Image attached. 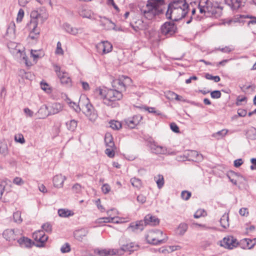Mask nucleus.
Masks as SVG:
<instances>
[{
    "instance_id": "nucleus-3",
    "label": "nucleus",
    "mask_w": 256,
    "mask_h": 256,
    "mask_svg": "<svg viewBox=\"0 0 256 256\" xmlns=\"http://www.w3.org/2000/svg\"><path fill=\"white\" fill-rule=\"evenodd\" d=\"M48 14L46 9L40 8L37 10H34L30 13V27H33V32L36 34H40V29L38 28V22L42 24L48 18Z\"/></svg>"
},
{
    "instance_id": "nucleus-42",
    "label": "nucleus",
    "mask_w": 256,
    "mask_h": 256,
    "mask_svg": "<svg viewBox=\"0 0 256 256\" xmlns=\"http://www.w3.org/2000/svg\"><path fill=\"white\" fill-rule=\"evenodd\" d=\"M14 140L16 142L23 144L25 142L24 136L21 134H18L14 136Z\"/></svg>"
},
{
    "instance_id": "nucleus-2",
    "label": "nucleus",
    "mask_w": 256,
    "mask_h": 256,
    "mask_svg": "<svg viewBox=\"0 0 256 256\" xmlns=\"http://www.w3.org/2000/svg\"><path fill=\"white\" fill-rule=\"evenodd\" d=\"M166 7L164 0H148L142 13L146 19L152 20L163 14Z\"/></svg>"
},
{
    "instance_id": "nucleus-24",
    "label": "nucleus",
    "mask_w": 256,
    "mask_h": 256,
    "mask_svg": "<svg viewBox=\"0 0 256 256\" xmlns=\"http://www.w3.org/2000/svg\"><path fill=\"white\" fill-rule=\"evenodd\" d=\"M18 242L21 247L30 248L32 246V240L26 237L18 239Z\"/></svg>"
},
{
    "instance_id": "nucleus-64",
    "label": "nucleus",
    "mask_w": 256,
    "mask_h": 256,
    "mask_svg": "<svg viewBox=\"0 0 256 256\" xmlns=\"http://www.w3.org/2000/svg\"><path fill=\"white\" fill-rule=\"evenodd\" d=\"M246 111L244 109H238V114L239 116L244 117L246 114Z\"/></svg>"
},
{
    "instance_id": "nucleus-40",
    "label": "nucleus",
    "mask_w": 256,
    "mask_h": 256,
    "mask_svg": "<svg viewBox=\"0 0 256 256\" xmlns=\"http://www.w3.org/2000/svg\"><path fill=\"white\" fill-rule=\"evenodd\" d=\"M52 110L50 112V114H56L58 113L60 110H62V106L60 104L55 103L52 106Z\"/></svg>"
},
{
    "instance_id": "nucleus-25",
    "label": "nucleus",
    "mask_w": 256,
    "mask_h": 256,
    "mask_svg": "<svg viewBox=\"0 0 256 256\" xmlns=\"http://www.w3.org/2000/svg\"><path fill=\"white\" fill-rule=\"evenodd\" d=\"M104 142L106 146L109 148H114V143L113 138L110 133H106L105 135Z\"/></svg>"
},
{
    "instance_id": "nucleus-18",
    "label": "nucleus",
    "mask_w": 256,
    "mask_h": 256,
    "mask_svg": "<svg viewBox=\"0 0 256 256\" xmlns=\"http://www.w3.org/2000/svg\"><path fill=\"white\" fill-rule=\"evenodd\" d=\"M66 178L62 174H58L54 176L52 179L53 185L55 188H62L64 186V183Z\"/></svg>"
},
{
    "instance_id": "nucleus-9",
    "label": "nucleus",
    "mask_w": 256,
    "mask_h": 256,
    "mask_svg": "<svg viewBox=\"0 0 256 256\" xmlns=\"http://www.w3.org/2000/svg\"><path fill=\"white\" fill-rule=\"evenodd\" d=\"M131 82L132 80L129 77L122 76L113 81L112 86L122 92L123 90H126V88L130 85Z\"/></svg>"
},
{
    "instance_id": "nucleus-59",
    "label": "nucleus",
    "mask_w": 256,
    "mask_h": 256,
    "mask_svg": "<svg viewBox=\"0 0 256 256\" xmlns=\"http://www.w3.org/2000/svg\"><path fill=\"white\" fill-rule=\"evenodd\" d=\"M102 192L104 194H108L110 191V187L108 184H104L102 188Z\"/></svg>"
},
{
    "instance_id": "nucleus-62",
    "label": "nucleus",
    "mask_w": 256,
    "mask_h": 256,
    "mask_svg": "<svg viewBox=\"0 0 256 256\" xmlns=\"http://www.w3.org/2000/svg\"><path fill=\"white\" fill-rule=\"evenodd\" d=\"M219 50H220L221 52H226V53H229L231 52L232 50H233V48H231L230 46H225L224 48H218Z\"/></svg>"
},
{
    "instance_id": "nucleus-8",
    "label": "nucleus",
    "mask_w": 256,
    "mask_h": 256,
    "mask_svg": "<svg viewBox=\"0 0 256 256\" xmlns=\"http://www.w3.org/2000/svg\"><path fill=\"white\" fill-rule=\"evenodd\" d=\"M176 30V26L173 22H166L160 27V34L166 38L174 35Z\"/></svg>"
},
{
    "instance_id": "nucleus-56",
    "label": "nucleus",
    "mask_w": 256,
    "mask_h": 256,
    "mask_svg": "<svg viewBox=\"0 0 256 256\" xmlns=\"http://www.w3.org/2000/svg\"><path fill=\"white\" fill-rule=\"evenodd\" d=\"M170 129L174 132H180L178 126L174 122L171 123L170 124Z\"/></svg>"
},
{
    "instance_id": "nucleus-37",
    "label": "nucleus",
    "mask_w": 256,
    "mask_h": 256,
    "mask_svg": "<svg viewBox=\"0 0 256 256\" xmlns=\"http://www.w3.org/2000/svg\"><path fill=\"white\" fill-rule=\"evenodd\" d=\"M88 234V232L85 230H80L74 233V236L76 238L79 240H81L82 239V238L86 236Z\"/></svg>"
},
{
    "instance_id": "nucleus-61",
    "label": "nucleus",
    "mask_w": 256,
    "mask_h": 256,
    "mask_svg": "<svg viewBox=\"0 0 256 256\" xmlns=\"http://www.w3.org/2000/svg\"><path fill=\"white\" fill-rule=\"evenodd\" d=\"M246 97L238 96L236 99V104L237 106H240L242 102H245V101H246Z\"/></svg>"
},
{
    "instance_id": "nucleus-29",
    "label": "nucleus",
    "mask_w": 256,
    "mask_h": 256,
    "mask_svg": "<svg viewBox=\"0 0 256 256\" xmlns=\"http://www.w3.org/2000/svg\"><path fill=\"white\" fill-rule=\"evenodd\" d=\"M94 93L96 95L99 96L100 98L102 99L103 102L104 103V101L106 98V90H102L100 88H98L95 89Z\"/></svg>"
},
{
    "instance_id": "nucleus-35",
    "label": "nucleus",
    "mask_w": 256,
    "mask_h": 256,
    "mask_svg": "<svg viewBox=\"0 0 256 256\" xmlns=\"http://www.w3.org/2000/svg\"><path fill=\"white\" fill-rule=\"evenodd\" d=\"M228 130L226 129H223L220 130L212 134V136L216 138L217 139H220L224 137L228 133Z\"/></svg>"
},
{
    "instance_id": "nucleus-33",
    "label": "nucleus",
    "mask_w": 256,
    "mask_h": 256,
    "mask_svg": "<svg viewBox=\"0 0 256 256\" xmlns=\"http://www.w3.org/2000/svg\"><path fill=\"white\" fill-rule=\"evenodd\" d=\"M8 153V145L6 142H0V154L6 156Z\"/></svg>"
},
{
    "instance_id": "nucleus-58",
    "label": "nucleus",
    "mask_w": 256,
    "mask_h": 256,
    "mask_svg": "<svg viewBox=\"0 0 256 256\" xmlns=\"http://www.w3.org/2000/svg\"><path fill=\"white\" fill-rule=\"evenodd\" d=\"M239 213L242 216H247L248 214V210L247 208H242L239 210Z\"/></svg>"
},
{
    "instance_id": "nucleus-12",
    "label": "nucleus",
    "mask_w": 256,
    "mask_h": 256,
    "mask_svg": "<svg viewBox=\"0 0 256 256\" xmlns=\"http://www.w3.org/2000/svg\"><path fill=\"white\" fill-rule=\"evenodd\" d=\"M238 244L237 240L232 236H228L223 238L221 246L224 248L232 250Z\"/></svg>"
},
{
    "instance_id": "nucleus-48",
    "label": "nucleus",
    "mask_w": 256,
    "mask_h": 256,
    "mask_svg": "<svg viewBox=\"0 0 256 256\" xmlns=\"http://www.w3.org/2000/svg\"><path fill=\"white\" fill-rule=\"evenodd\" d=\"M42 228L44 230L48 232H50L52 230V225L48 222L42 224Z\"/></svg>"
},
{
    "instance_id": "nucleus-50",
    "label": "nucleus",
    "mask_w": 256,
    "mask_h": 256,
    "mask_svg": "<svg viewBox=\"0 0 256 256\" xmlns=\"http://www.w3.org/2000/svg\"><path fill=\"white\" fill-rule=\"evenodd\" d=\"M24 16V11L22 9L20 8L19 10V11L18 14L17 18H16V21L17 22H20Z\"/></svg>"
},
{
    "instance_id": "nucleus-20",
    "label": "nucleus",
    "mask_w": 256,
    "mask_h": 256,
    "mask_svg": "<svg viewBox=\"0 0 256 256\" xmlns=\"http://www.w3.org/2000/svg\"><path fill=\"white\" fill-rule=\"evenodd\" d=\"M233 10H238L244 6L246 0H226Z\"/></svg>"
},
{
    "instance_id": "nucleus-4",
    "label": "nucleus",
    "mask_w": 256,
    "mask_h": 256,
    "mask_svg": "<svg viewBox=\"0 0 256 256\" xmlns=\"http://www.w3.org/2000/svg\"><path fill=\"white\" fill-rule=\"evenodd\" d=\"M138 246L134 242L123 245L120 249H104L100 250V256H122L124 252L130 253L137 250Z\"/></svg>"
},
{
    "instance_id": "nucleus-1",
    "label": "nucleus",
    "mask_w": 256,
    "mask_h": 256,
    "mask_svg": "<svg viewBox=\"0 0 256 256\" xmlns=\"http://www.w3.org/2000/svg\"><path fill=\"white\" fill-rule=\"evenodd\" d=\"M166 8V16L172 21H178L184 18L190 10L186 0H173Z\"/></svg>"
},
{
    "instance_id": "nucleus-32",
    "label": "nucleus",
    "mask_w": 256,
    "mask_h": 256,
    "mask_svg": "<svg viewBox=\"0 0 256 256\" xmlns=\"http://www.w3.org/2000/svg\"><path fill=\"white\" fill-rule=\"evenodd\" d=\"M188 228V226L187 224L185 223H181L178 226L177 230L176 233L180 236H182L186 232Z\"/></svg>"
},
{
    "instance_id": "nucleus-14",
    "label": "nucleus",
    "mask_w": 256,
    "mask_h": 256,
    "mask_svg": "<svg viewBox=\"0 0 256 256\" xmlns=\"http://www.w3.org/2000/svg\"><path fill=\"white\" fill-rule=\"evenodd\" d=\"M142 117L140 114L134 116L132 118L125 120L126 124L130 128H134L141 121Z\"/></svg>"
},
{
    "instance_id": "nucleus-7",
    "label": "nucleus",
    "mask_w": 256,
    "mask_h": 256,
    "mask_svg": "<svg viewBox=\"0 0 256 256\" xmlns=\"http://www.w3.org/2000/svg\"><path fill=\"white\" fill-rule=\"evenodd\" d=\"M122 96V92L116 89H110L106 92V98L104 101V104L112 108L116 107L118 104L116 102L120 100Z\"/></svg>"
},
{
    "instance_id": "nucleus-63",
    "label": "nucleus",
    "mask_w": 256,
    "mask_h": 256,
    "mask_svg": "<svg viewBox=\"0 0 256 256\" xmlns=\"http://www.w3.org/2000/svg\"><path fill=\"white\" fill-rule=\"evenodd\" d=\"M137 200L142 204H144L146 201V197L142 194H140L137 196Z\"/></svg>"
},
{
    "instance_id": "nucleus-23",
    "label": "nucleus",
    "mask_w": 256,
    "mask_h": 256,
    "mask_svg": "<svg viewBox=\"0 0 256 256\" xmlns=\"http://www.w3.org/2000/svg\"><path fill=\"white\" fill-rule=\"evenodd\" d=\"M62 26L66 32L72 35H76L78 34L79 30H80L72 26L68 23H64Z\"/></svg>"
},
{
    "instance_id": "nucleus-43",
    "label": "nucleus",
    "mask_w": 256,
    "mask_h": 256,
    "mask_svg": "<svg viewBox=\"0 0 256 256\" xmlns=\"http://www.w3.org/2000/svg\"><path fill=\"white\" fill-rule=\"evenodd\" d=\"M248 136L251 140H256V128H252L248 132Z\"/></svg>"
},
{
    "instance_id": "nucleus-21",
    "label": "nucleus",
    "mask_w": 256,
    "mask_h": 256,
    "mask_svg": "<svg viewBox=\"0 0 256 256\" xmlns=\"http://www.w3.org/2000/svg\"><path fill=\"white\" fill-rule=\"evenodd\" d=\"M150 148L152 152L156 154H166L167 152L166 148L158 146L155 143L151 144Z\"/></svg>"
},
{
    "instance_id": "nucleus-44",
    "label": "nucleus",
    "mask_w": 256,
    "mask_h": 256,
    "mask_svg": "<svg viewBox=\"0 0 256 256\" xmlns=\"http://www.w3.org/2000/svg\"><path fill=\"white\" fill-rule=\"evenodd\" d=\"M206 214V212L202 209L198 210L194 214V218H200L201 216H204Z\"/></svg>"
},
{
    "instance_id": "nucleus-31",
    "label": "nucleus",
    "mask_w": 256,
    "mask_h": 256,
    "mask_svg": "<svg viewBox=\"0 0 256 256\" xmlns=\"http://www.w3.org/2000/svg\"><path fill=\"white\" fill-rule=\"evenodd\" d=\"M58 214L60 217L67 218L73 216L74 214L68 210L62 208L58 210Z\"/></svg>"
},
{
    "instance_id": "nucleus-19",
    "label": "nucleus",
    "mask_w": 256,
    "mask_h": 256,
    "mask_svg": "<svg viewBox=\"0 0 256 256\" xmlns=\"http://www.w3.org/2000/svg\"><path fill=\"white\" fill-rule=\"evenodd\" d=\"M145 226L148 224L150 226H156L159 224V219L155 216H153L150 214L146 215L144 218Z\"/></svg>"
},
{
    "instance_id": "nucleus-47",
    "label": "nucleus",
    "mask_w": 256,
    "mask_h": 256,
    "mask_svg": "<svg viewBox=\"0 0 256 256\" xmlns=\"http://www.w3.org/2000/svg\"><path fill=\"white\" fill-rule=\"evenodd\" d=\"M70 250V245L68 243L64 244L60 248L62 253L68 252Z\"/></svg>"
},
{
    "instance_id": "nucleus-51",
    "label": "nucleus",
    "mask_w": 256,
    "mask_h": 256,
    "mask_svg": "<svg viewBox=\"0 0 256 256\" xmlns=\"http://www.w3.org/2000/svg\"><path fill=\"white\" fill-rule=\"evenodd\" d=\"M56 54L61 55L63 54H64V51L62 48V44L60 42H58L57 43Z\"/></svg>"
},
{
    "instance_id": "nucleus-27",
    "label": "nucleus",
    "mask_w": 256,
    "mask_h": 256,
    "mask_svg": "<svg viewBox=\"0 0 256 256\" xmlns=\"http://www.w3.org/2000/svg\"><path fill=\"white\" fill-rule=\"evenodd\" d=\"M242 243L246 244L248 249L252 248L256 244V238L254 239L244 238L242 240Z\"/></svg>"
},
{
    "instance_id": "nucleus-60",
    "label": "nucleus",
    "mask_w": 256,
    "mask_h": 256,
    "mask_svg": "<svg viewBox=\"0 0 256 256\" xmlns=\"http://www.w3.org/2000/svg\"><path fill=\"white\" fill-rule=\"evenodd\" d=\"M13 182L14 184H17V185H19V186L22 185L24 183V182L20 178H19V177L15 178L14 179Z\"/></svg>"
},
{
    "instance_id": "nucleus-26",
    "label": "nucleus",
    "mask_w": 256,
    "mask_h": 256,
    "mask_svg": "<svg viewBox=\"0 0 256 256\" xmlns=\"http://www.w3.org/2000/svg\"><path fill=\"white\" fill-rule=\"evenodd\" d=\"M222 12V10L220 8H216L214 6H212V12H208L206 16H219Z\"/></svg>"
},
{
    "instance_id": "nucleus-39",
    "label": "nucleus",
    "mask_w": 256,
    "mask_h": 256,
    "mask_svg": "<svg viewBox=\"0 0 256 256\" xmlns=\"http://www.w3.org/2000/svg\"><path fill=\"white\" fill-rule=\"evenodd\" d=\"M14 220L15 222L20 224L22 222V219L21 218V212L16 211L13 214Z\"/></svg>"
},
{
    "instance_id": "nucleus-13",
    "label": "nucleus",
    "mask_w": 256,
    "mask_h": 256,
    "mask_svg": "<svg viewBox=\"0 0 256 256\" xmlns=\"http://www.w3.org/2000/svg\"><path fill=\"white\" fill-rule=\"evenodd\" d=\"M145 226L144 222L143 220H137L132 222L127 228V230L134 232H142Z\"/></svg>"
},
{
    "instance_id": "nucleus-54",
    "label": "nucleus",
    "mask_w": 256,
    "mask_h": 256,
    "mask_svg": "<svg viewBox=\"0 0 256 256\" xmlns=\"http://www.w3.org/2000/svg\"><path fill=\"white\" fill-rule=\"evenodd\" d=\"M40 86L42 89L48 92H50V90L47 83L42 82H40Z\"/></svg>"
},
{
    "instance_id": "nucleus-28",
    "label": "nucleus",
    "mask_w": 256,
    "mask_h": 256,
    "mask_svg": "<svg viewBox=\"0 0 256 256\" xmlns=\"http://www.w3.org/2000/svg\"><path fill=\"white\" fill-rule=\"evenodd\" d=\"M220 225L224 228H227L229 226V218L228 214H224L220 218Z\"/></svg>"
},
{
    "instance_id": "nucleus-30",
    "label": "nucleus",
    "mask_w": 256,
    "mask_h": 256,
    "mask_svg": "<svg viewBox=\"0 0 256 256\" xmlns=\"http://www.w3.org/2000/svg\"><path fill=\"white\" fill-rule=\"evenodd\" d=\"M78 125V122L75 120H71L66 122L68 130L71 132H74Z\"/></svg>"
},
{
    "instance_id": "nucleus-45",
    "label": "nucleus",
    "mask_w": 256,
    "mask_h": 256,
    "mask_svg": "<svg viewBox=\"0 0 256 256\" xmlns=\"http://www.w3.org/2000/svg\"><path fill=\"white\" fill-rule=\"evenodd\" d=\"M190 196H191V192L188 191L184 190V191H182L181 193L182 198L183 200H188L190 198Z\"/></svg>"
},
{
    "instance_id": "nucleus-15",
    "label": "nucleus",
    "mask_w": 256,
    "mask_h": 256,
    "mask_svg": "<svg viewBox=\"0 0 256 256\" xmlns=\"http://www.w3.org/2000/svg\"><path fill=\"white\" fill-rule=\"evenodd\" d=\"M99 52H102V54H106L112 51V44L108 41L102 42L96 46Z\"/></svg>"
},
{
    "instance_id": "nucleus-57",
    "label": "nucleus",
    "mask_w": 256,
    "mask_h": 256,
    "mask_svg": "<svg viewBox=\"0 0 256 256\" xmlns=\"http://www.w3.org/2000/svg\"><path fill=\"white\" fill-rule=\"evenodd\" d=\"M176 95V94L175 92L172 91H168L166 93V98L170 100H175Z\"/></svg>"
},
{
    "instance_id": "nucleus-55",
    "label": "nucleus",
    "mask_w": 256,
    "mask_h": 256,
    "mask_svg": "<svg viewBox=\"0 0 256 256\" xmlns=\"http://www.w3.org/2000/svg\"><path fill=\"white\" fill-rule=\"evenodd\" d=\"M146 110H148L150 113L154 114L156 115H160L161 114L159 111L156 110L154 108L152 107H147Z\"/></svg>"
},
{
    "instance_id": "nucleus-22",
    "label": "nucleus",
    "mask_w": 256,
    "mask_h": 256,
    "mask_svg": "<svg viewBox=\"0 0 256 256\" xmlns=\"http://www.w3.org/2000/svg\"><path fill=\"white\" fill-rule=\"evenodd\" d=\"M78 12L80 16L84 18H90L92 12L86 6H81L78 8Z\"/></svg>"
},
{
    "instance_id": "nucleus-34",
    "label": "nucleus",
    "mask_w": 256,
    "mask_h": 256,
    "mask_svg": "<svg viewBox=\"0 0 256 256\" xmlns=\"http://www.w3.org/2000/svg\"><path fill=\"white\" fill-rule=\"evenodd\" d=\"M154 180L158 188H161L164 184V178L162 175L158 174L154 177Z\"/></svg>"
},
{
    "instance_id": "nucleus-49",
    "label": "nucleus",
    "mask_w": 256,
    "mask_h": 256,
    "mask_svg": "<svg viewBox=\"0 0 256 256\" xmlns=\"http://www.w3.org/2000/svg\"><path fill=\"white\" fill-rule=\"evenodd\" d=\"M114 218H109V217H104L100 218L98 220V222L102 223V222H110L113 220Z\"/></svg>"
},
{
    "instance_id": "nucleus-36",
    "label": "nucleus",
    "mask_w": 256,
    "mask_h": 256,
    "mask_svg": "<svg viewBox=\"0 0 256 256\" xmlns=\"http://www.w3.org/2000/svg\"><path fill=\"white\" fill-rule=\"evenodd\" d=\"M130 182L133 186L137 188H140L142 186V182L139 178H132L130 179Z\"/></svg>"
},
{
    "instance_id": "nucleus-6",
    "label": "nucleus",
    "mask_w": 256,
    "mask_h": 256,
    "mask_svg": "<svg viewBox=\"0 0 256 256\" xmlns=\"http://www.w3.org/2000/svg\"><path fill=\"white\" fill-rule=\"evenodd\" d=\"M146 240L148 243L152 244H160L166 242L168 236L160 230H150L148 232Z\"/></svg>"
},
{
    "instance_id": "nucleus-38",
    "label": "nucleus",
    "mask_w": 256,
    "mask_h": 256,
    "mask_svg": "<svg viewBox=\"0 0 256 256\" xmlns=\"http://www.w3.org/2000/svg\"><path fill=\"white\" fill-rule=\"evenodd\" d=\"M110 127L113 130H118L122 127L120 122L117 120H111L110 122Z\"/></svg>"
},
{
    "instance_id": "nucleus-46",
    "label": "nucleus",
    "mask_w": 256,
    "mask_h": 256,
    "mask_svg": "<svg viewBox=\"0 0 256 256\" xmlns=\"http://www.w3.org/2000/svg\"><path fill=\"white\" fill-rule=\"evenodd\" d=\"M205 77L208 80H214L215 82H218L220 80L219 76H213L209 74H206Z\"/></svg>"
},
{
    "instance_id": "nucleus-11",
    "label": "nucleus",
    "mask_w": 256,
    "mask_h": 256,
    "mask_svg": "<svg viewBox=\"0 0 256 256\" xmlns=\"http://www.w3.org/2000/svg\"><path fill=\"white\" fill-rule=\"evenodd\" d=\"M212 3L210 0H200L198 4V9L200 14H206L212 12Z\"/></svg>"
},
{
    "instance_id": "nucleus-16",
    "label": "nucleus",
    "mask_w": 256,
    "mask_h": 256,
    "mask_svg": "<svg viewBox=\"0 0 256 256\" xmlns=\"http://www.w3.org/2000/svg\"><path fill=\"white\" fill-rule=\"evenodd\" d=\"M32 237L36 241L41 243L40 246H42L44 244L48 239V236L45 234L43 230H38L34 232L32 234Z\"/></svg>"
},
{
    "instance_id": "nucleus-5",
    "label": "nucleus",
    "mask_w": 256,
    "mask_h": 256,
    "mask_svg": "<svg viewBox=\"0 0 256 256\" xmlns=\"http://www.w3.org/2000/svg\"><path fill=\"white\" fill-rule=\"evenodd\" d=\"M72 104L76 106H78L80 108L81 107L84 112L90 120L94 121L96 119L98 115L94 112L92 106L90 103L88 98L86 96H84L80 97L78 106L74 102Z\"/></svg>"
},
{
    "instance_id": "nucleus-10",
    "label": "nucleus",
    "mask_w": 256,
    "mask_h": 256,
    "mask_svg": "<svg viewBox=\"0 0 256 256\" xmlns=\"http://www.w3.org/2000/svg\"><path fill=\"white\" fill-rule=\"evenodd\" d=\"M54 70L62 84L70 86L71 80L68 73L61 71L60 67L58 66H55Z\"/></svg>"
},
{
    "instance_id": "nucleus-41",
    "label": "nucleus",
    "mask_w": 256,
    "mask_h": 256,
    "mask_svg": "<svg viewBox=\"0 0 256 256\" xmlns=\"http://www.w3.org/2000/svg\"><path fill=\"white\" fill-rule=\"evenodd\" d=\"M114 148H108L105 150L106 154L110 158H114V156L115 152L114 149Z\"/></svg>"
},
{
    "instance_id": "nucleus-17",
    "label": "nucleus",
    "mask_w": 256,
    "mask_h": 256,
    "mask_svg": "<svg viewBox=\"0 0 256 256\" xmlns=\"http://www.w3.org/2000/svg\"><path fill=\"white\" fill-rule=\"evenodd\" d=\"M2 236L7 241L12 242L18 238L17 234L12 229H6L2 233Z\"/></svg>"
},
{
    "instance_id": "nucleus-52",
    "label": "nucleus",
    "mask_w": 256,
    "mask_h": 256,
    "mask_svg": "<svg viewBox=\"0 0 256 256\" xmlns=\"http://www.w3.org/2000/svg\"><path fill=\"white\" fill-rule=\"evenodd\" d=\"M221 92L219 90H214L210 93L211 97L213 98H218L221 96Z\"/></svg>"
},
{
    "instance_id": "nucleus-53",
    "label": "nucleus",
    "mask_w": 256,
    "mask_h": 256,
    "mask_svg": "<svg viewBox=\"0 0 256 256\" xmlns=\"http://www.w3.org/2000/svg\"><path fill=\"white\" fill-rule=\"evenodd\" d=\"M82 186L78 184H76L72 187V190L74 192L79 193L81 191Z\"/></svg>"
}]
</instances>
